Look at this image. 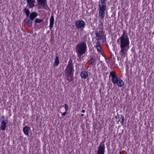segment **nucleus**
<instances>
[{"label": "nucleus", "instance_id": "1", "mask_svg": "<svg viewBox=\"0 0 154 154\" xmlns=\"http://www.w3.org/2000/svg\"><path fill=\"white\" fill-rule=\"evenodd\" d=\"M125 30L123 31L122 35L118 39L117 42L120 41V47L121 50L120 51L121 55L125 57L127 51L129 48V41L127 34L126 33Z\"/></svg>", "mask_w": 154, "mask_h": 154}, {"label": "nucleus", "instance_id": "2", "mask_svg": "<svg viewBox=\"0 0 154 154\" xmlns=\"http://www.w3.org/2000/svg\"><path fill=\"white\" fill-rule=\"evenodd\" d=\"M74 71V70L72 60L70 58L65 70L66 79L68 81V82L73 81Z\"/></svg>", "mask_w": 154, "mask_h": 154}, {"label": "nucleus", "instance_id": "3", "mask_svg": "<svg viewBox=\"0 0 154 154\" xmlns=\"http://www.w3.org/2000/svg\"><path fill=\"white\" fill-rule=\"evenodd\" d=\"M110 75L112 76V81L114 85H116L119 87H122L124 85V82L117 76L115 72H111Z\"/></svg>", "mask_w": 154, "mask_h": 154}, {"label": "nucleus", "instance_id": "4", "mask_svg": "<svg viewBox=\"0 0 154 154\" xmlns=\"http://www.w3.org/2000/svg\"><path fill=\"white\" fill-rule=\"evenodd\" d=\"M76 51L79 57H81L82 55L85 53L87 50V45L85 42L76 45L75 47Z\"/></svg>", "mask_w": 154, "mask_h": 154}, {"label": "nucleus", "instance_id": "5", "mask_svg": "<svg viewBox=\"0 0 154 154\" xmlns=\"http://www.w3.org/2000/svg\"><path fill=\"white\" fill-rule=\"evenodd\" d=\"M106 0H100L99 2V16L101 19H103L105 16V11L106 9Z\"/></svg>", "mask_w": 154, "mask_h": 154}, {"label": "nucleus", "instance_id": "6", "mask_svg": "<svg viewBox=\"0 0 154 154\" xmlns=\"http://www.w3.org/2000/svg\"><path fill=\"white\" fill-rule=\"evenodd\" d=\"M75 24L76 28L78 29L82 30L85 27V23L83 20H77Z\"/></svg>", "mask_w": 154, "mask_h": 154}, {"label": "nucleus", "instance_id": "7", "mask_svg": "<svg viewBox=\"0 0 154 154\" xmlns=\"http://www.w3.org/2000/svg\"><path fill=\"white\" fill-rule=\"evenodd\" d=\"M104 141H102L97 148V154H104L105 146Z\"/></svg>", "mask_w": 154, "mask_h": 154}, {"label": "nucleus", "instance_id": "8", "mask_svg": "<svg viewBox=\"0 0 154 154\" xmlns=\"http://www.w3.org/2000/svg\"><path fill=\"white\" fill-rule=\"evenodd\" d=\"M38 5L43 6V9L47 10V8L50 10L49 8L47 2V0H42L38 2Z\"/></svg>", "mask_w": 154, "mask_h": 154}, {"label": "nucleus", "instance_id": "9", "mask_svg": "<svg viewBox=\"0 0 154 154\" xmlns=\"http://www.w3.org/2000/svg\"><path fill=\"white\" fill-rule=\"evenodd\" d=\"M33 20H34L29 19L28 17H26L24 19V22L25 23H28V26L30 27H31L33 23Z\"/></svg>", "mask_w": 154, "mask_h": 154}, {"label": "nucleus", "instance_id": "10", "mask_svg": "<svg viewBox=\"0 0 154 154\" xmlns=\"http://www.w3.org/2000/svg\"><path fill=\"white\" fill-rule=\"evenodd\" d=\"M8 123V120H6L5 121H3V122H1L0 127L1 129L3 131H5L7 127V124Z\"/></svg>", "mask_w": 154, "mask_h": 154}, {"label": "nucleus", "instance_id": "11", "mask_svg": "<svg viewBox=\"0 0 154 154\" xmlns=\"http://www.w3.org/2000/svg\"><path fill=\"white\" fill-rule=\"evenodd\" d=\"M38 13L35 12H33L30 13L29 14L28 18L31 20H34V19L38 16Z\"/></svg>", "mask_w": 154, "mask_h": 154}, {"label": "nucleus", "instance_id": "12", "mask_svg": "<svg viewBox=\"0 0 154 154\" xmlns=\"http://www.w3.org/2000/svg\"><path fill=\"white\" fill-rule=\"evenodd\" d=\"M80 75L82 78L86 79L88 76V71H82Z\"/></svg>", "mask_w": 154, "mask_h": 154}, {"label": "nucleus", "instance_id": "13", "mask_svg": "<svg viewBox=\"0 0 154 154\" xmlns=\"http://www.w3.org/2000/svg\"><path fill=\"white\" fill-rule=\"evenodd\" d=\"M54 22V18L53 16L52 15H51L50 22V29L51 30L53 28Z\"/></svg>", "mask_w": 154, "mask_h": 154}, {"label": "nucleus", "instance_id": "14", "mask_svg": "<svg viewBox=\"0 0 154 154\" xmlns=\"http://www.w3.org/2000/svg\"><path fill=\"white\" fill-rule=\"evenodd\" d=\"M29 130H30V129L29 127L27 126H25V127H23V129L24 133L27 136L29 135L28 131Z\"/></svg>", "mask_w": 154, "mask_h": 154}, {"label": "nucleus", "instance_id": "15", "mask_svg": "<svg viewBox=\"0 0 154 154\" xmlns=\"http://www.w3.org/2000/svg\"><path fill=\"white\" fill-rule=\"evenodd\" d=\"M96 61V59L93 57H91L89 60V63L91 65H95Z\"/></svg>", "mask_w": 154, "mask_h": 154}, {"label": "nucleus", "instance_id": "16", "mask_svg": "<svg viewBox=\"0 0 154 154\" xmlns=\"http://www.w3.org/2000/svg\"><path fill=\"white\" fill-rule=\"evenodd\" d=\"M59 64V57L57 56L56 57L55 59V61L53 64L54 67H56Z\"/></svg>", "mask_w": 154, "mask_h": 154}, {"label": "nucleus", "instance_id": "17", "mask_svg": "<svg viewBox=\"0 0 154 154\" xmlns=\"http://www.w3.org/2000/svg\"><path fill=\"white\" fill-rule=\"evenodd\" d=\"M23 11L25 13L27 17H28L30 14V12L29 9L27 8H25L23 10Z\"/></svg>", "mask_w": 154, "mask_h": 154}, {"label": "nucleus", "instance_id": "18", "mask_svg": "<svg viewBox=\"0 0 154 154\" xmlns=\"http://www.w3.org/2000/svg\"><path fill=\"white\" fill-rule=\"evenodd\" d=\"M96 40L99 41L102 38V36L100 35L99 34H98L97 33H96Z\"/></svg>", "mask_w": 154, "mask_h": 154}, {"label": "nucleus", "instance_id": "19", "mask_svg": "<svg viewBox=\"0 0 154 154\" xmlns=\"http://www.w3.org/2000/svg\"><path fill=\"white\" fill-rule=\"evenodd\" d=\"M43 20L36 18L35 20V23L36 24H37V23H41Z\"/></svg>", "mask_w": 154, "mask_h": 154}, {"label": "nucleus", "instance_id": "20", "mask_svg": "<svg viewBox=\"0 0 154 154\" xmlns=\"http://www.w3.org/2000/svg\"><path fill=\"white\" fill-rule=\"evenodd\" d=\"M28 4L29 5V8H32L35 6V5L32 2L28 3Z\"/></svg>", "mask_w": 154, "mask_h": 154}, {"label": "nucleus", "instance_id": "21", "mask_svg": "<svg viewBox=\"0 0 154 154\" xmlns=\"http://www.w3.org/2000/svg\"><path fill=\"white\" fill-rule=\"evenodd\" d=\"M120 116L121 118L122 119L121 121H120L122 125H124V117L122 115H120Z\"/></svg>", "mask_w": 154, "mask_h": 154}, {"label": "nucleus", "instance_id": "22", "mask_svg": "<svg viewBox=\"0 0 154 154\" xmlns=\"http://www.w3.org/2000/svg\"><path fill=\"white\" fill-rule=\"evenodd\" d=\"M96 47L97 48V51H98L100 52L101 51V47L99 45H97L96 46Z\"/></svg>", "mask_w": 154, "mask_h": 154}, {"label": "nucleus", "instance_id": "23", "mask_svg": "<svg viewBox=\"0 0 154 154\" xmlns=\"http://www.w3.org/2000/svg\"><path fill=\"white\" fill-rule=\"evenodd\" d=\"M120 115H117V116H116V117H115V118L116 119H119V120H118V121L117 122V123H119V121H120V118H121V117L120 116Z\"/></svg>", "mask_w": 154, "mask_h": 154}, {"label": "nucleus", "instance_id": "24", "mask_svg": "<svg viewBox=\"0 0 154 154\" xmlns=\"http://www.w3.org/2000/svg\"><path fill=\"white\" fill-rule=\"evenodd\" d=\"M6 120H8L7 118L5 119V117L4 116H3L1 118V122H3V121H5Z\"/></svg>", "mask_w": 154, "mask_h": 154}, {"label": "nucleus", "instance_id": "25", "mask_svg": "<svg viewBox=\"0 0 154 154\" xmlns=\"http://www.w3.org/2000/svg\"><path fill=\"white\" fill-rule=\"evenodd\" d=\"M65 108L66 111H67L68 110V106L66 104H65Z\"/></svg>", "mask_w": 154, "mask_h": 154}, {"label": "nucleus", "instance_id": "26", "mask_svg": "<svg viewBox=\"0 0 154 154\" xmlns=\"http://www.w3.org/2000/svg\"><path fill=\"white\" fill-rule=\"evenodd\" d=\"M66 114V111L65 112H64L62 113V115L63 116H65Z\"/></svg>", "mask_w": 154, "mask_h": 154}, {"label": "nucleus", "instance_id": "27", "mask_svg": "<svg viewBox=\"0 0 154 154\" xmlns=\"http://www.w3.org/2000/svg\"><path fill=\"white\" fill-rule=\"evenodd\" d=\"M26 1H27V3H30V2H32V0H26Z\"/></svg>", "mask_w": 154, "mask_h": 154}, {"label": "nucleus", "instance_id": "28", "mask_svg": "<svg viewBox=\"0 0 154 154\" xmlns=\"http://www.w3.org/2000/svg\"><path fill=\"white\" fill-rule=\"evenodd\" d=\"M96 33H97L98 34H99L100 35H101L102 34V31H99L98 32H97Z\"/></svg>", "mask_w": 154, "mask_h": 154}, {"label": "nucleus", "instance_id": "29", "mask_svg": "<svg viewBox=\"0 0 154 154\" xmlns=\"http://www.w3.org/2000/svg\"><path fill=\"white\" fill-rule=\"evenodd\" d=\"M35 0H32V2L34 4V3L35 2Z\"/></svg>", "mask_w": 154, "mask_h": 154}, {"label": "nucleus", "instance_id": "30", "mask_svg": "<svg viewBox=\"0 0 154 154\" xmlns=\"http://www.w3.org/2000/svg\"><path fill=\"white\" fill-rule=\"evenodd\" d=\"M119 154H124L122 152H119Z\"/></svg>", "mask_w": 154, "mask_h": 154}, {"label": "nucleus", "instance_id": "31", "mask_svg": "<svg viewBox=\"0 0 154 154\" xmlns=\"http://www.w3.org/2000/svg\"><path fill=\"white\" fill-rule=\"evenodd\" d=\"M85 112V110H82V112L83 113H84Z\"/></svg>", "mask_w": 154, "mask_h": 154}, {"label": "nucleus", "instance_id": "32", "mask_svg": "<svg viewBox=\"0 0 154 154\" xmlns=\"http://www.w3.org/2000/svg\"><path fill=\"white\" fill-rule=\"evenodd\" d=\"M84 114H81V116L82 117L83 116H84Z\"/></svg>", "mask_w": 154, "mask_h": 154}, {"label": "nucleus", "instance_id": "33", "mask_svg": "<svg viewBox=\"0 0 154 154\" xmlns=\"http://www.w3.org/2000/svg\"><path fill=\"white\" fill-rule=\"evenodd\" d=\"M38 8L39 9H41V8H40V7H39Z\"/></svg>", "mask_w": 154, "mask_h": 154}]
</instances>
